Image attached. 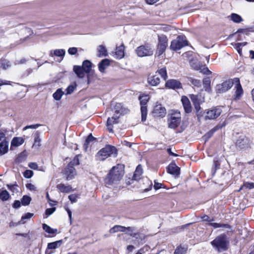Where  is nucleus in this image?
Listing matches in <instances>:
<instances>
[{"label": "nucleus", "instance_id": "a19ab883", "mask_svg": "<svg viewBox=\"0 0 254 254\" xmlns=\"http://www.w3.org/2000/svg\"><path fill=\"white\" fill-rule=\"evenodd\" d=\"M188 248L185 246L180 245L177 247L174 254H185L187 252Z\"/></svg>", "mask_w": 254, "mask_h": 254}, {"label": "nucleus", "instance_id": "c85d7f7f", "mask_svg": "<svg viewBox=\"0 0 254 254\" xmlns=\"http://www.w3.org/2000/svg\"><path fill=\"white\" fill-rule=\"evenodd\" d=\"M143 173V169L141 165H138L134 173L132 179L134 180L138 181L141 178L140 177Z\"/></svg>", "mask_w": 254, "mask_h": 254}, {"label": "nucleus", "instance_id": "20e7f679", "mask_svg": "<svg viewBox=\"0 0 254 254\" xmlns=\"http://www.w3.org/2000/svg\"><path fill=\"white\" fill-rule=\"evenodd\" d=\"M117 155V148L115 146L108 145L97 152L96 159L98 161H104L109 156L116 157Z\"/></svg>", "mask_w": 254, "mask_h": 254}, {"label": "nucleus", "instance_id": "c03bdc74", "mask_svg": "<svg viewBox=\"0 0 254 254\" xmlns=\"http://www.w3.org/2000/svg\"><path fill=\"white\" fill-rule=\"evenodd\" d=\"M31 201V198L27 195H23L21 199V204L23 206L28 205Z\"/></svg>", "mask_w": 254, "mask_h": 254}, {"label": "nucleus", "instance_id": "5fc2aeb1", "mask_svg": "<svg viewBox=\"0 0 254 254\" xmlns=\"http://www.w3.org/2000/svg\"><path fill=\"white\" fill-rule=\"evenodd\" d=\"M243 188H245L246 189H252L254 188V184L253 183H245L243 186H242L239 191L243 189Z\"/></svg>", "mask_w": 254, "mask_h": 254}, {"label": "nucleus", "instance_id": "ea45409f", "mask_svg": "<svg viewBox=\"0 0 254 254\" xmlns=\"http://www.w3.org/2000/svg\"><path fill=\"white\" fill-rule=\"evenodd\" d=\"M230 17L231 20L235 23H239L243 21L242 17L237 13H232L230 15Z\"/></svg>", "mask_w": 254, "mask_h": 254}, {"label": "nucleus", "instance_id": "338daca9", "mask_svg": "<svg viewBox=\"0 0 254 254\" xmlns=\"http://www.w3.org/2000/svg\"><path fill=\"white\" fill-rule=\"evenodd\" d=\"M21 204V201L19 200H16L14 201L13 204V207L15 208H18L20 207Z\"/></svg>", "mask_w": 254, "mask_h": 254}, {"label": "nucleus", "instance_id": "9b49d317", "mask_svg": "<svg viewBox=\"0 0 254 254\" xmlns=\"http://www.w3.org/2000/svg\"><path fill=\"white\" fill-rule=\"evenodd\" d=\"M181 122V117L180 114L176 113L172 114L171 117L168 119V127L171 128H176L177 127Z\"/></svg>", "mask_w": 254, "mask_h": 254}, {"label": "nucleus", "instance_id": "37998d69", "mask_svg": "<svg viewBox=\"0 0 254 254\" xmlns=\"http://www.w3.org/2000/svg\"><path fill=\"white\" fill-rule=\"evenodd\" d=\"M64 94V92L62 91L61 89H58L53 95V97L54 99L57 101L60 100L63 95Z\"/></svg>", "mask_w": 254, "mask_h": 254}, {"label": "nucleus", "instance_id": "4d7b16f0", "mask_svg": "<svg viewBox=\"0 0 254 254\" xmlns=\"http://www.w3.org/2000/svg\"><path fill=\"white\" fill-rule=\"evenodd\" d=\"M33 175V172L30 170H27L23 173V176L27 179L31 178Z\"/></svg>", "mask_w": 254, "mask_h": 254}, {"label": "nucleus", "instance_id": "052dcab7", "mask_svg": "<svg viewBox=\"0 0 254 254\" xmlns=\"http://www.w3.org/2000/svg\"><path fill=\"white\" fill-rule=\"evenodd\" d=\"M68 199L70 200L72 203L77 201V195L75 194H71L68 195Z\"/></svg>", "mask_w": 254, "mask_h": 254}, {"label": "nucleus", "instance_id": "423d86ee", "mask_svg": "<svg viewBox=\"0 0 254 254\" xmlns=\"http://www.w3.org/2000/svg\"><path fill=\"white\" fill-rule=\"evenodd\" d=\"M188 41L184 35H179L176 39L173 40L171 43L170 49L173 51H177L188 46Z\"/></svg>", "mask_w": 254, "mask_h": 254}, {"label": "nucleus", "instance_id": "9d476101", "mask_svg": "<svg viewBox=\"0 0 254 254\" xmlns=\"http://www.w3.org/2000/svg\"><path fill=\"white\" fill-rule=\"evenodd\" d=\"M222 112V110L220 107L213 108L204 112V114H205L204 119L205 120H214L221 115Z\"/></svg>", "mask_w": 254, "mask_h": 254}, {"label": "nucleus", "instance_id": "a211bd4d", "mask_svg": "<svg viewBox=\"0 0 254 254\" xmlns=\"http://www.w3.org/2000/svg\"><path fill=\"white\" fill-rule=\"evenodd\" d=\"M167 172L175 177H178L180 174V168L175 163H172L167 167Z\"/></svg>", "mask_w": 254, "mask_h": 254}, {"label": "nucleus", "instance_id": "f257e3e1", "mask_svg": "<svg viewBox=\"0 0 254 254\" xmlns=\"http://www.w3.org/2000/svg\"><path fill=\"white\" fill-rule=\"evenodd\" d=\"M113 110L115 112V114L112 118H108L107 121V129L110 132H112L113 125L118 123V119L121 115H124L128 113V110L123 107L122 104L120 103H116L114 106Z\"/></svg>", "mask_w": 254, "mask_h": 254}, {"label": "nucleus", "instance_id": "7ed1b4c3", "mask_svg": "<svg viewBox=\"0 0 254 254\" xmlns=\"http://www.w3.org/2000/svg\"><path fill=\"white\" fill-rule=\"evenodd\" d=\"M210 244L213 248L218 252H223L228 249L229 240L226 235L222 234L217 236Z\"/></svg>", "mask_w": 254, "mask_h": 254}, {"label": "nucleus", "instance_id": "09e8293b", "mask_svg": "<svg viewBox=\"0 0 254 254\" xmlns=\"http://www.w3.org/2000/svg\"><path fill=\"white\" fill-rule=\"evenodd\" d=\"M135 228L134 227H126L125 229V233L130 236H131V234H135L136 232H135Z\"/></svg>", "mask_w": 254, "mask_h": 254}, {"label": "nucleus", "instance_id": "13d9d810", "mask_svg": "<svg viewBox=\"0 0 254 254\" xmlns=\"http://www.w3.org/2000/svg\"><path fill=\"white\" fill-rule=\"evenodd\" d=\"M79 164V161L77 156H75L73 159L68 164V165L73 167L75 165H78Z\"/></svg>", "mask_w": 254, "mask_h": 254}, {"label": "nucleus", "instance_id": "412c9836", "mask_svg": "<svg viewBox=\"0 0 254 254\" xmlns=\"http://www.w3.org/2000/svg\"><path fill=\"white\" fill-rule=\"evenodd\" d=\"M209 225L213 227L214 228H224L228 229L227 232L230 231L233 232V230L231 226L228 224H223L220 223H210Z\"/></svg>", "mask_w": 254, "mask_h": 254}, {"label": "nucleus", "instance_id": "cd10ccee", "mask_svg": "<svg viewBox=\"0 0 254 254\" xmlns=\"http://www.w3.org/2000/svg\"><path fill=\"white\" fill-rule=\"evenodd\" d=\"M73 71L79 78H83L85 76V72L81 66L74 65Z\"/></svg>", "mask_w": 254, "mask_h": 254}, {"label": "nucleus", "instance_id": "0e129e2a", "mask_svg": "<svg viewBox=\"0 0 254 254\" xmlns=\"http://www.w3.org/2000/svg\"><path fill=\"white\" fill-rule=\"evenodd\" d=\"M56 209V207H52V208H47L46 210L45 214L47 216H49V215H51L52 214H53L55 212Z\"/></svg>", "mask_w": 254, "mask_h": 254}, {"label": "nucleus", "instance_id": "393cba45", "mask_svg": "<svg viewBox=\"0 0 254 254\" xmlns=\"http://www.w3.org/2000/svg\"><path fill=\"white\" fill-rule=\"evenodd\" d=\"M160 79L158 74H155L148 78V82L151 86H157L159 84Z\"/></svg>", "mask_w": 254, "mask_h": 254}, {"label": "nucleus", "instance_id": "72a5a7b5", "mask_svg": "<svg viewBox=\"0 0 254 254\" xmlns=\"http://www.w3.org/2000/svg\"><path fill=\"white\" fill-rule=\"evenodd\" d=\"M98 56L99 57H106L108 56V52L106 47L103 45H100L98 49Z\"/></svg>", "mask_w": 254, "mask_h": 254}, {"label": "nucleus", "instance_id": "1a4fd4ad", "mask_svg": "<svg viewBox=\"0 0 254 254\" xmlns=\"http://www.w3.org/2000/svg\"><path fill=\"white\" fill-rule=\"evenodd\" d=\"M139 100L141 105V121L144 122L146 120L147 109L146 104L148 101L149 97L147 95L139 96Z\"/></svg>", "mask_w": 254, "mask_h": 254}, {"label": "nucleus", "instance_id": "69168bd1", "mask_svg": "<svg viewBox=\"0 0 254 254\" xmlns=\"http://www.w3.org/2000/svg\"><path fill=\"white\" fill-rule=\"evenodd\" d=\"M77 52V49L76 48H75V47L69 48L68 50V54L71 55H75L76 54Z\"/></svg>", "mask_w": 254, "mask_h": 254}, {"label": "nucleus", "instance_id": "864d4df0", "mask_svg": "<svg viewBox=\"0 0 254 254\" xmlns=\"http://www.w3.org/2000/svg\"><path fill=\"white\" fill-rule=\"evenodd\" d=\"M1 66L3 69H6L10 66V63L6 60H2L0 62Z\"/></svg>", "mask_w": 254, "mask_h": 254}, {"label": "nucleus", "instance_id": "bb28decb", "mask_svg": "<svg viewBox=\"0 0 254 254\" xmlns=\"http://www.w3.org/2000/svg\"><path fill=\"white\" fill-rule=\"evenodd\" d=\"M110 65V61L107 59L102 60L98 64L99 70L104 72L105 69Z\"/></svg>", "mask_w": 254, "mask_h": 254}, {"label": "nucleus", "instance_id": "4c0bfd02", "mask_svg": "<svg viewBox=\"0 0 254 254\" xmlns=\"http://www.w3.org/2000/svg\"><path fill=\"white\" fill-rule=\"evenodd\" d=\"M42 228L46 232L51 234H55L58 231L57 229L52 228L50 226L46 224H43Z\"/></svg>", "mask_w": 254, "mask_h": 254}, {"label": "nucleus", "instance_id": "49530a36", "mask_svg": "<svg viewBox=\"0 0 254 254\" xmlns=\"http://www.w3.org/2000/svg\"><path fill=\"white\" fill-rule=\"evenodd\" d=\"M65 54V51L64 49H57L54 51V55L57 57H62V59Z\"/></svg>", "mask_w": 254, "mask_h": 254}, {"label": "nucleus", "instance_id": "ddd939ff", "mask_svg": "<svg viewBox=\"0 0 254 254\" xmlns=\"http://www.w3.org/2000/svg\"><path fill=\"white\" fill-rule=\"evenodd\" d=\"M140 188L144 192H147L151 190L152 183L148 178H143L138 180Z\"/></svg>", "mask_w": 254, "mask_h": 254}, {"label": "nucleus", "instance_id": "603ef678", "mask_svg": "<svg viewBox=\"0 0 254 254\" xmlns=\"http://www.w3.org/2000/svg\"><path fill=\"white\" fill-rule=\"evenodd\" d=\"M6 186L9 190L13 191V192L18 191L17 188L18 186H17L16 183H15L14 184H8V185H7Z\"/></svg>", "mask_w": 254, "mask_h": 254}, {"label": "nucleus", "instance_id": "2eb2a0df", "mask_svg": "<svg viewBox=\"0 0 254 254\" xmlns=\"http://www.w3.org/2000/svg\"><path fill=\"white\" fill-rule=\"evenodd\" d=\"M64 174L66 176L67 180H71L76 175L75 169L74 167L67 165L64 171Z\"/></svg>", "mask_w": 254, "mask_h": 254}, {"label": "nucleus", "instance_id": "3c124183", "mask_svg": "<svg viewBox=\"0 0 254 254\" xmlns=\"http://www.w3.org/2000/svg\"><path fill=\"white\" fill-rule=\"evenodd\" d=\"M199 70L200 72L205 75H210L212 73L211 71H210L207 67H205L203 65H201V69H200Z\"/></svg>", "mask_w": 254, "mask_h": 254}, {"label": "nucleus", "instance_id": "6e6552de", "mask_svg": "<svg viewBox=\"0 0 254 254\" xmlns=\"http://www.w3.org/2000/svg\"><path fill=\"white\" fill-rule=\"evenodd\" d=\"M252 141L245 134H240L236 141L235 144L237 147L240 149L248 148L250 147Z\"/></svg>", "mask_w": 254, "mask_h": 254}, {"label": "nucleus", "instance_id": "473e14b6", "mask_svg": "<svg viewBox=\"0 0 254 254\" xmlns=\"http://www.w3.org/2000/svg\"><path fill=\"white\" fill-rule=\"evenodd\" d=\"M92 63L88 60H85L82 63L81 66L86 73H89L91 70Z\"/></svg>", "mask_w": 254, "mask_h": 254}, {"label": "nucleus", "instance_id": "0eeeda50", "mask_svg": "<svg viewBox=\"0 0 254 254\" xmlns=\"http://www.w3.org/2000/svg\"><path fill=\"white\" fill-rule=\"evenodd\" d=\"M135 52L139 57L150 56L153 55L154 53L151 46L148 44L139 46L136 48Z\"/></svg>", "mask_w": 254, "mask_h": 254}, {"label": "nucleus", "instance_id": "b1692460", "mask_svg": "<svg viewBox=\"0 0 254 254\" xmlns=\"http://www.w3.org/2000/svg\"><path fill=\"white\" fill-rule=\"evenodd\" d=\"M190 98L193 103V105L196 104H201L204 101V98L202 97L200 94H191L190 95Z\"/></svg>", "mask_w": 254, "mask_h": 254}, {"label": "nucleus", "instance_id": "dca6fc26", "mask_svg": "<svg viewBox=\"0 0 254 254\" xmlns=\"http://www.w3.org/2000/svg\"><path fill=\"white\" fill-rule=\"evenodd\" d=\"M152 113L155 117H163L166 114V110L161 104H157L154 107Z\"/></svg>", "mask_w": 254, "mask_h": 254}, {"label": "nucleus", "instance_id": "4be33fe9", "mask_svg": "<svg viewBox=\"0 0 254 254\" xmlns=\"http://www.w3.org/2000/svg\"><path fill=\"white\" fill-rule=\"evenodd\" d=\"M131 237L135 239V241L139 245L143 244L144 243V240L146 238V236L142 233L136 232L135 234H131Z\"/></svg>", "mask_w": 254, "mask_h": 254}, {"label": "nucleus", "instance_id": "39448f33", "mask_svg": "<svg viewBox=\"0 0 254 254\" xmlns=\"http://www.w3.org/2000/svg\"><path fill=\"white\" fill-rule=\"evenodd\" d=\"M168 39L167 36L164 34L158 35V44L157 45V50L156 56L160 57L165 52L168 47Z\"/></svg>", "mask_w": 254, "mask_h": 254}, {"label": "nucleus", "instance_id": "774afa93", "mask_svg": "<svg viewBox=\"0 0 254 254\" xmlns=\"http://www.w3.org/2000/svg\"><path fill=\"white\" fill-rule=\"evenodd\" d=\"M29 167L34 170L38 169V166L37 163L34 162H31L28 165Z\"/></svg>", "mask_w": 254, "mask_h": 254}, {"label": "nucleus", "instance_id": "6ab92c4d", "mask_svg": "<svg viewBox=\"0 0 254 254\" xmlns=\"http://www.w3.org/2000/svg\"><path fill=\"white\" fill-rule=\"evenodd\" d=\"M181 101L185 112L188 114L191 113L192 107L189 98L185 96H183L182 97Z\"/></svg>", "mask_w": 254, "mask_h": 254}, {"label": "nucleus", "instance_id": "c756f323", "mask_svg": "<svg viewBox=\"0 0 254 254\" xmlns=\"http://www.w3.org/2000/svg\"><path fill=\"white\" fill-rule=\"evenodd\" d=\"M125 229L126 227L125 226L116 225L109 230V233L114 234L118 232H125Z\"/></svg>", "mask_w": 254, "mask_h": 254}, {"label": "nucleus", "instance_id": "58836bf2", "mask_svg": "<svg viewBox=\"0 0 254 254\" xmlns=\"http://www.w3.org/2000/svg\"><path fill=\"white\" fill-rule=\"evenodd\" d=\"M200 104H196L193 105L198 121H200L201 117L203 116L202 112L200 111L201 109Z\"/></svg>", "mask_w": 254, "mask_h": 254}, {"label": "nucleus", "instance_id": "aec40b11", "mask_svg": "<svg viewBox=\"0 0 254 254\" xmlns=\"http://www.w3.org/2000/svg\"><path fill=\"white\" fill-rule=\"evenodd\" d=\"M63 243V241L61 240L56 242L48 243L47 245V248L45 252V254H51V252H49V250L56 249L60 247Z\"/></svg>", "mask_w": 254, "mask_h": 254}, {"label": "nucleus", "instance_id": "e433bc0d", "mask_svg": "<svg viewBox=\"0 0 254 254\" xmlns=\"http://www.w3.org/2000/svg\"><path fill=\"white\" fill-rule=\"evenodd\" d=\"M156 74H158V75H160L164 80H166L168 78L167 70L165 67L158 69L156 72Z\"/></svg>", "mask_w": 254, "mask_h": 254}, {"label": "nucleus", "instance_id": "f3484780", "mask_svg": "<svg viewBox=\"0 0 254 254\" xmlns=\"http://www.w3.org/2000/svg\"><path fill=\"white\" fill-rule=\"evenodd\" d=\"M234 84H235V88L236 89L235 92V99H239L241 96L243 94V90L240 84V81L239 78H235L233 79Z\"/></svg>", "mask_w": 254, "mask_h": 254}, {"label": "nucleus", "instance_id": "5701e85b", "mask_svg": "<svg viewBox=\"0 0 254 254\" xmlns=\"http://www.w3.org/2000/svg\"><path fill=\"white\" fill-rule=\"evenodd\" d=\"M125 46L123 44L116 48L115 52V58L117 59H121L125 56Z\"/></svg>", "mask_w": 254, "mask_h": 254}, {"label": "nucleus", "instance_id": "de8ad7c7", "mask_svg": "<svg viewBox=\"0 0 254 254\" xmlns=\"http://www.w3.org/2000/svg\"><path fill=\"white\" fill-rule=\"evenodd\" d=\"M41 139L40 138V133L37 131L35 134L34 143L33 146H40Z\"/></svg>", "mask_w": 254, "mask_h": 254}, {"label": "nucleus", "instance_id": "f8f14e48", "mask_svg": "<svg viewBox=\"0 0 254 254\" xmlns=\"http://www.w3.org/2000/svg\"><path fill=\"white\" fill-rule=\"evenodd\" d=\"M233 84V80L232 81L229 80L223 82L221 84H217L215 87L216 92L218 93H222L225 92L231 88Z\"/></svg>", "mask_w": 254, "mask_h": 254}, {"label": "nucleus", "instance_id": "f704fd0d", "mask_svg": "<svg viewBox=\"0 0 254 254\" xmlns=\"http://www.w3.org/2000/svg\"><path fill=\"white\" fill-rule=\"evenodd\" d=\"M211 81L209 77H205L203 80V85L204 90L208 92L211 91L210 87Z\"/></svg>", "mask_w": 254, "mask_h": 254}, {"label": "nucleus", "instance_id": "2f4dec72", "mask_svg": "<svg viewBox=\"0 0 254 254\" xmlns=\"http://www.w3.org/2000/svg\"><path fill=\"white\" fill-rule=\"evenodd\" d=\"M8 142L3 141L0 143V156L6 153L8 151Z\"/></svg>", "mask_w": 254, "mask_h": 254}, {"label": "nucleus", "instance_id": "f03ea898", "mask_svg": "<svg viewBox=\"0 0 254 254\" xmlns=\"http://www.w3.org/2000/svg\"><path fill=\"white\" fill-rule=\"evenodd\" d=\"M124 174V171L122 166L113 167L105 179L106 184L111 185L117 183L122 179Z\"/></svg>", "mask_w": 254, "mask_h": 254}, {"label": "nucleus", "instance_id": "6e6d98bb", "mask_svg": "<svg viewBox=\"0 0 254 254\" xmlns=\"http://www.w3.org/2000/svg\"><path fill=\"white\" fill-rule=\"evenodd\" d=\"M75 88H76V85H69L66 89V94H71L74 91Z\"/></svg>", "mask_w": 254, "mask_h": 254}, {"label": "nucleus", "instance_id": "8fccbe9b", "mask_svg": "<svg viewBox=\"0 0 254 254\" xmlns=\"http://www.w3.org/2000/svg\"><path fill=\"white\" fill-rule=\"evenodd\" d=\"M33 216V213H31L29 212L27 213L24 215L22 216L21 221L18 222V224H19V223L24 224L25 222L24 221V220L29 219L31 218Z\"/></svg>", "mask_w": 254, "mask_h": 254}, {"label": "nucleus", "instance_id": "79ce46f5", "mask_svg": "<svg viewBox=\"0 0 254 254\" xmlns=\"http://www.w3.org/2000/svg\"><path fill=\"white\" fill-rule=\"evenodd\" d=\"M191 67L194 70H199L201 69V64L199 62L195 60H192L190 62Z\"/></svg>", "mask_w": 254, "mask_h": 254}, {"label": "nucleus", "instance_id": "680f3d73", "mask_svg": "<svg viewBox=\"0 0 254 254\" xmlns=\"http://www.w3.org/2000/svg\"><path fill=\"white\" fill-rule=\"evenodd\" d=\"M225 126V124H223V123L222 124H219L217 125L216 126H215V127H214L213 128H212L211 130H212V132L214 133L215 131L221 129L222 127H224Z\"/></svg>", "mask_w": 254, "mask_h": 254}, {"label": "nucleus", "instance_id": "c9c22d12", "mask_svg": "<svg viewBox=\"0 0 254 254\" xmlns=\"http://www.w3.org/2000/svg\"><path fill=\"white\" fill-rule=\"evenodd\" d=\"M10 197L9 192L5 190H0V199L4 201L7 200Z\"/></svg>", "mask_w": 254, "mask_h": 254}, {"label": "nucleus", "instance_id": "4468645a", "mask_svg": "<svg viewBox=\"0 0 254 254\" xmlns=\"http://www.w3.org/2000/svg\"><path fill=\"white\" fill-rule=\"evenodd\" d=\"M165 87L169 89L176 90L182 88V86L181 83L179 80L171 79L168 80L166 82Z\"/></svg>", "mask_w": 254, "mask_h": 254}, {"label": "nucleus", "instance_id": "bf43d9fd", "mask_svg": "<svg viewBox=\"0 0 254 254\" xmlns=\"http://www.w3.org/2000/svg\"><path fill=\"white\" fill-rule=\"evenodd\" d=\"M41 125L40 124H35V125H28V126H26V127H25L23 130H25L27 129H29V128H31V129H36L37 128H38L39 127L41 126Z\"/></svg>", "mask_w": 254, "mask_h": 254}, {"label": "nucleus", "instance_id": "7c9ffc66", "mask_svg": "<svg viewBox=\"0 0 254 254\" xmlns=\"http://www.w3.org/2000/svg\"><path fill=\"white\" fill-rule=\"evenodd\" d=\"M24 140L21 137H14L11 142V146H18L24 143Z\"/></svg>", "mask_w": 254, "mask_h": 254}, {"label": "nucleus", "instance_id": "e2e57ef3", "mask_svg": "<svg viewBox=\"0 0 254 254\" xmlns=\"http://www.w3.org/2000/svg\"><path fill=\"white\" fill-rule=\"evenodd\" d=\"M213 132H212V130H210V131H209L208 132H207L204 136H203V139L206 141L208 139H209L210 138H211L212 137V136L213 135Z\"/></svg>", "mask_w": 254, "mask_h": 254}, {"label": "nucleus", "instance_id": "a878e982", "mask_svg": "<svg viewBox=\"0 0 254 254\" xmlns=\"http://www.w3.org/2000/svg\"><path fill=\"white\" fill-rule=\"evenodd\" d=\"M57 188L59 191L63 193H69L73 191L70 186H65L64 184H60L57 186Z\"/></svg>", "mask_w": 254, "mask_h": 254}, {"label": "nucleus", "instance_id": "a18cd8bd", "mask_svg": "<svg viewBox=\"0 0 254 254\" xmlns=\"http://www.w3.org/2000/svg\"><path fill=\"white\" fill-rule=\"evenodd\" d=\"M189 81L193 85L197 87H200L201 86V82L200 80L196 79L193 78L192 77H189L188 78Z\"/></svg>", "mask_w": 254, "mask_h": 254}]
</instances>
